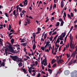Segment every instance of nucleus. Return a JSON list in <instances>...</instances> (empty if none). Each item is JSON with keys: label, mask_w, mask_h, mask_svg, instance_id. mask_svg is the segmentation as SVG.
I'll use <instances>...</instances> for the list:
<instances>
[{"label": "nucleus", "mask_w": 77, "mask_h": 77, "mask_svg": "<svg viewBox=\"0 0 77 77\" xmlns=\"http://www.w3.org/2000/svg\"><path fill=\"white\" fill-rule=\"evenodd\" d=\"M19 12H20L22 10V8H20V7H19Z\"/></svg>", "instance_id": "a19ab883"}, {"label": "nucleus", "mask_w": 77, "mask_h": 77, "mask_svg": "<svg viewBox=\"0 0 77 77\" xmlns=\"http://www.w3.org/2000/svg\"><path fill=\"white\" fill-rule=\"evenodd\" d=\"M18 65H19V67H21V66H22L23 65V63L21 62H20L18 64Z\"/></svg>", "instance_id": "2eb2a0df"}, {"label": "nucleus", "mask_w": 77, "mask_h": 77, "mask_svg": "<svg viewBox=\"0 0 77 77\" xmlns=\"http://www.w3.org/2000/svg\"><path fill=\"white\" fill-rule=\"evenodd\" d=\"M24 40H26V38L24 37L23 38V39L21 40V41H20L22 43L23 42H24V41H24Z\"/></svg>", "instance_id": "a211bd4d"}, {"label": "nucleus", "mask_w": 77, "mask_h": 77, "mask_svg": "<svg viewBox=\"0 0 77 77\" xmlns=\"http://www.w3.org/2000/svg\"><path fill=\"white\" fill-rule=\"evenodd\" d=\"M59 21H60V22H62V18H60V19H59Z\"/></svg>", "instance_id": "603ef678"}, {"label": "nucleus", "mask_w": 77, "mask_h": 77, "mask_svg": "<svg viewBox=\"0 0 77 77\" xmlns=\"http://www.w3.org/2000/svg\"><path fill=\"white\" fill-rule=\"evenodd\" d=\"M55 47H56L58 48L59 47V45H57V43H55Z\"/></svg>", "instance_id": "4c0bfd02"}, {"label": "nucleus", "mask_w": 77, "mask_h": 77, "mask_svg": "<svg viewBox=\"0 0 77 77\" xmlns=\"http://www.w3.org/2000/svg\"><path fill=\"white\" fill-rule=\"evenodd\" d=\"M21 20H20L19 21V25H20L21 24Z\"/></svg>", "instance_id": "a18cd8bd"}, {"label": "nucleus", "mask_w": 77, "mask_h": 77, "mask_svg": "<svg viewBox=\"0 0 77 77\" xmlns=\"http://www.w3.org/2000/svg\"><path fill=\"white\" fill-rule=\"evenodd\" d=\"M60 25V23H59V22H57L56 24V25H55V26L56 27H58Z\"/></svg>", "instance_id": "f3484780"}, {"label": "nucleus", "mask_w": 77, "mask_h": 77, "mask_svg": "<svg viewBox=\"0 0 77 77\" xmlns=\"http://www.w3.org/2000/svg\"><path fill=\"white\" fill-rule=\"evenodd\" d=\"M54 8H56V5L55 4H54V5L53 6V9H54Z\"/></svg>", "instance_id": "e433bc0d"}, {"label": "nucleus", "mask_w": 77, "mask_h": 77, "mask_svg": "<svg viewBox=\"0 0 77 77\" xmlns=\"http://www.w3.org/2000/svg\"><path fill=\"white\" fill-rule=\"evenodd\" d=\"M19 59H20V58H18L17 60H16V62H23V61L22 60Z\"/></svg>", "instance_id": "f8f14e48"}, {"label": "nucleus", "mask_w": 77, "mask_h": 77, "mask_svg": "<svg viewBox=\"0 0 77 77\" xmlns=\"http://www.w3.org/2000/svg\"><path fill=\"white\" fill-rule=\"evenodd\" d=\"M18 6H19H19H20V7H24V5H22V4L21 3H20V4L19 5H18Z\"/></svg>", "instance_id": "b1692460"}, {"label": "nucleus", "mask_w": 77, "mask_h": 77, "mask_svg": "<svg viewBox=\"0 0 77 77\" xmlns=\"http://www.w3.org/2000/svg\"><path fill=\"white\" fill-rule=\"evenodd\" d=\"M12 53H13L14 54H15V53H18V51H17L16 50L14 51L13 50V51L12 52Z\"/></svg>", "instance_id": "5701e85b"}, {"label": "nucleus", "mask_w": 77, "mask_h": 77, "mask_svg": "<svg viewBox=\"0 0 77 77\" xmlns=\"http://www.w3.org/2000/svg\"><path fill=\"white\" fill-rule=\"evenodd\" d=\"M5 62H2V64H1V66L2 67V66H5Z\"/></svg>", "instance_id": "ddd939ff"}, {"label": "nucleus", "mask_w": 77, "mask_h": 77, "mask_svg": "<svg viewBox=\"0 0 77 77\" xmlns=\"http://www.w3.org/2000/svg\"><path fill=\"white\" fill-rule=\"evenodd\" d=\"M63 23H64V22H63V20L61 22V23L60 24V26H62L63 25Z\"/></svg>", "instance_id": "4be33fe9"}, {"label": "nucleus", "mask_w": 77, "mask_h": 77, "mask_svg": "<svg viewBox=\"0 0 77 77\" xmlns=\"http://www.w3.org/2000/svg\"><path fill=\"white\" fill-rule=\"evenodd\" d=\"M56 60H54V59L52 60V62H51V64H53L54 63H55L56 62Z\"/></svg>", "instance_id": "dca6fc26"}, {"label": "nucleus", "mask_w": 77, "mask_h": 77, "mask_svg": "<svg viewBox=\"0 0 77 77\" xmlns=\"http://www.w3.org/2000/svg\"><path fill=\"white\" fill-rule=\"evenodd\" d=\"M12 27V26L10 24H9V28H8V30H11V27Z\"/></svg>", "instance_id": "4468645a"}, {"label": "nucleus", "mask_w": 77, "mask_h": 77, "mask_svg": "<svg viewBox=\"0 0 77 77\" xmlns=\"http://www.w3.org/2000/svg\"><path fill=\"white\" fill-rule=\"evenodd\" d=\"M71 17H74V15L73 14V13H72L71 12Z\"/></svg>", "instance_id": "ea45409f"}, {"label": "nucleus", "mask_w": 77, "mask_h": 77, "mask_svg": "<svg viewBox=\"0 0 77 77\" xmlns=\"http://www.w3.org/2000/svg\"><path fill=\"white\" fill-rule=\"evenodd\" d=\"M65 35H66V32H64V33H62L61 35H60V38H59L60 40L61 41H62L63 40V38H64L65 36Z\"/></svg>", "instance_id": "20e7f679"}, {"label": "nucleus", "mask_w": 77, "mask_h": 77, "mask_svg": "<svg viewBox=\"0 0 77 77\" xmlns=\"http://www.w3.org/2000/svg\"><path fill=\"white\" fill-rule=\"evenodd\" d=\"M59 42H60V41H59V38H58L55 43L57 44V43H59Z\"/></svg>", "instance_id": "aec40b11"}, {"label": "nucleus", "mask_w": 77, "mask_h": 77, "mask_svg": "<svg viewBox=\"0 0 77 77\" xmlns=\"http://www.w3.org/2000/svg\"><path fill=\"white\" fill-rule=\"evenodd\" d=\"M63 15L65 16V17H66V12H64V13Z\"/></svg>", "instance_id": "3c124183"}, {"label": "nucleus", "mask_w": 77, "mask_h": 77, "mask_svg": "<svg viewBox=\"0 0 77 77\" xmlns=\"http://www.w3.org/2000/svg\"><path fill=\"white\" fill-rule=\"evenodd\" d=\"M52 9V6H50V7L49 9V11H51Z\"/></svg>", "instance_id": "8fccbe9b"}, {"label": "nucleus", "mask_w": 77, "mask_h": 77, "mask_svg": "<svg viewBox=\"0 0 77 77\" xmlns=\"http://www.w3.org/2000/svg\"><path fill=\"white\" fill-rule=\"evenodd\" d=\"M41 48L42 50H43V51H44V50H45V48H44V47L43 46L42 47H41Z\"/></svg>", "instance_id": "473e14b6"}, {"label": "nucleus", "mask_w": 77, "mask_h": 77, "mask_svg": "<svg viewBox=\"0 0 77 77\" xmlns=\"http://www.w3.org/2000/svg\"><path fill=\"white\" fill-rule=\"evenodd\" d=\"M45 32H44L43 34H42V38L43 37V36H44V35H45Z\"/></svg>", "instance_id": "13d9d810"}, {"label": "nucleus", "mask_w": 77, "mask_h": 77, "mask_svg": "<svg viewBox=\"0 0 77 77\" xmlns=\"http://www.w3.org/2000/svg\"><path fill=\"white\" fill-rule=\"evenodd\" d=\"M2 41H3V40L1 38H0V42L2 43Z\"/></svg>", "instance_id": "052dcab7"}, {"label": "nucleus", "mask_w": 77, "mask_h": 77, "mask_svg": "<svg viewBox=\"0 0 77 77\" xmlns=\"http://www.w3.org/2000/svg\"><path fill=\"white\" fill-rule=\"evenodd\" d=\"M25 56H26L25 57H26V58L27 59H30V57H29L28 56H26V55H25Z\"/></svg>", "instance_id": "09e8293b"}, {"label": "nucleus", "mask_w": 77, "mask_h": 77, "mask_svg": "<svg viewBox=\"0 0 77 77\" xmlns=\"http://www.w3.org/2000/svg\"><path fill=\"white\" fill-rule=\"evenodd\" d=\"M69 38L71 40V41H73V37H72V34L71 33L70 34Z\"/></svg>", "instance_id": "9b49d317"}, {"label": "nucleus", "mask_w": 77, "mask_h": 77, "mask_svg": "<svg viewBox=\"0 0 77 77\" xmlns=\"http://www.w3.org/2000/svg\"><path fill=\"white\" fill-rule=\"evenodd\" d=\"M16 11L15 10H14V11L13 12L14 15H15V12H16Z\"/></svg>", "instance_id": "c03bdc74"}, {"label": "nucleus", "mask_w": 77, "mask_h": 77, "mask_svg": "<svg viewBox=\"0 0 77 77\" xmlns=\"http://www.w3.org/2000/svg\"><path fill=\"white\" fill-rule=\"evenodd\" d=\"M67 16H68V18H69L70 19H72V18L71 17V15H70L69 14H67Z\"/></svg>", "instance_id": "a878e982"}, {"label": "nucleus", "mask_w": 77, "mask_h": 77, "mask_svg": "<svg viewBox=\"0 0 77 77\" xmlns=\"http://www.w3.org/2000/svg\"><path fill=\"white\" fill-rule=\"evenodd\" d=\"M53 35H51V37L49 38V39H50V41L53 40Z\"/></svg>", "instance_id": "c756f323"}, {"label": "nucleus", "mask_w": 77, "mask_h": 77, "mask_svg": "<svg viewBox=\"0 0 77 77\" xmlns=\"http://www.w3.org/2000/svg\"><path fill=\"white\" fill-rule=\"evenodd\" d=\"M72 62L71 61H70V62L68 64V65H72Z\"/></svg>", "instance_id": "72a5a7b5"}, {"label": "nucleus", "mask_w": 77, "mask_h": 77, "mask_svg": "<svg viewBox=\"0 0 77 77\" xmlns=\"http://www.w3.org/2000/svg\"><path fill=\"white\" fill-rule=\"evenodd\" d=\"M11 42L12 44H14V39L12 38L11 40Z\"/></svg>", "instance_id": "6ab92c4d"}, {"label": "nucleus", "mask_w": 77, "mask_h": 77, "mask_svg": "<svg viewBox=\"0 0 77 77\" xmlns=\"http://www.w3.org/2000/svg\"><path fill=\"white\" fill-rule=\"evenodd\" d=\"M35 64H36V65H38V62H37V61H35Z\"/></svg>", "instance_id": "338daca9"}, {"label": "nucleus", "mask_w": 77, "mask_h": 77, "mask_svg": "<svg viewBox=\"0 0 77 77\" xmlns=\"http://www.w3.org/2000/svg\"><path fill=\"white\" fill-rule=\"evenodd\" d=\"M41 74L39 73H38V75L37 76V77H39L40 76H41Z\"/></svg>", "instance_id": "4d7b16f0"}, {"label": "nucleus", "mask_w": 77, "mask_h": 77, "mask_svg": "<svg viewBox=\"0 0 77 77\" xmlns=\"http://www.w3.org/2000/svg\"><path fill=\"white\" fill-rule=\"evenodd\" d=\"M32 72H36V70H33L32 71Z\"/></svg>", "instance_id": "69168bd1"}, {"label": "nucleus", "mask_w": 77, "mask_h": 77, "mask_svg": "<svg viewBox=\"0 0 77 77\" xmlns=\"http://www.w3.org/2000/svg\"><path fill=\"white\" fill-rule=\"evenodd\" d=\"M47 33H46L45 34L44 36V39H46V38H47Z\"/></svg>", "instance_id": "7c9ffc66"}, {"label": "nucleus", "mask_w": 77, "mask_h": 77, "mask_svg": "<svg viewBox=\"0 0 77 77\" xmlns=\"http://www.w3.org/2000/svg\"><path fill=\"white\" fill-rule=\"evenodd\" d=\"M45 62V63L46 65H47V58L45 57V59L41 62V63H44Z\"/></svg>", "instance_id": "1a4fd4ad"}, {"label": "nucleus", "mask_w": 77, "mask_h": 77, "mask_svg": "<svg viewBox=\"0 0 77 77\" xmlns=\"http://www.w3.org/2000/svg\"><path fill=\"white\" fill-rule=\"evenodd\" d=\"M48 68H51V65H50V63H49L48 64Z\"/></svg>", "instance_id": "58836bf2"}, {"label": "nucleus", "mask_w": 77, "mask_h": 77, "mask_svg": "<svg viewBox=\"0 0 77 77\" xmlns=\"http://www.w3.org/2000/svg\"><path fill=\"white\" fill-rule=\"evenodd\" d=\"M40 33V31H38L35 33V34H38V33Z\"/></svg>", "instance_id": "774afa93"}, {"label": "nucleus", "mask_w": 77, "mask_h": 77, "mask_svg": "<svg viewBox=\"0 0 77 77\" xmlns=\"http://www.w3.org/2000/svg\"><path fill=\"white\" fill-rule=\"evenodd\" d=\"M57 29V28H56L54 29L53 31H52V32H54V31H55V30H56V29Z\"/></svg>", "instance_id": "6e6d98bb"}, {"label": "nucleus", "mask_w": 77, "mask_h": 77, "mask_svg": "<svg viewBox=\"0 0 77 77\" xmlns=\"http://www.w3.org/2000/svg\"><path fill=\"white\" fill-rule=\"evenodd\" d=\"M64 73L66 75H68L69 74V71L68 70H65L64 72Z\"/></svg>", "instance_id": "0eeeda50"}, {"label": "nucleus", "mask_w": 77, "mask_h": 77, "mask_svg": "<svg viewBox=\"0 0 77 77\" xmlns=\"http://www.w3.org/2000/svg\"><path fill=\"white\" fill-rule=\"evenodd\" d=\"M27 0H25V1L24 3V6H26V5H25V3H26V2H27Z\"/></svg>", "instance_id": "de8ad7c7"}, {"label": "nucleus", "mask_w": 77, "mask_h": 77, "mask_svg": "<svg viewBox=\"0 0 77 77\" xmlns=\"http://www.w3.org/2000/svg\"><path fill=\"white\" fill-rule=\"evenodd\" d=\"M71 77H77V71L74 70L71 73Z\"/></svg>", "instance_id": "f257e3e1"}, {"label": "nucleus", "mask_w": 77, "mask_h": 77, "mask_svg": "<svg viewBox=\"0 0 77 77\" xmlns=\"http://www.w3.org/2000/svg\"><path fill=\"white\" fill-rule=\"evenodd\" d=\"M56 66V64L54 63L53 66H52V68H55Z\"/></svg>", "instance_id": "f704fd0d"}, {"label": "nucleus", "mask_w": 77, "mask_h": 77, "mask_svg": "<svg viewBox=\"0 0 77 77\" xmlns=\"http://www.w3.org/2000/svg\"><path fill=\"white\" fill-rule=\"evenodd\" d=\"M50 44V42H47L46 43V45L48 46V45H49V44Z\"/></svg>", "instance_id": "2f4dec72"}, {"label": "nucleus", "mask_w": 77, "mask_h": 77, "mask_svg": "<svg viewBox=\"0 0 77 77\" xmlns=\"http://www.w3.org/2000/svg\"><path fill=\"white\" fill-rule=\"evenodd\" d=\"M57 49H58V48H56V47H55V49H54L55 52L57 53Z\"/></svg>", "instance_id": "cd10ccee"}, {"label": "nucleus", "mask_w": 77, "mask_h": 77, "mask_svg": "<svg viewBox=\"0 0 77 77\" xmlns=\"http://www.w3.org/2000/svg\"><path fill=\"white\" fill-rule=\"evenodd\" d=\"M18 8H19V5H17L16 6V8L17 9V12H18Z\"/></svg>", "instance_id": "bb28decb"}, {"label": "nucleus", "mask_w": 77, "mask_h": 77, "mask_svg": "<svg viewBox=\"0 0 77 77\" xmlns=\"http://www.w3.org/2000/svg\"><path fill=\"white\" fill-rule=\"evenodd\" d=\"M60 5L61 8H63V6H64V2L63 0H62L61 2Z\"/></svg>", "instance_id": "9d476101"}, {"label": "nucleus", "mask_w": 77, "mask_h": 77, "mask_svg": "<svg viewBox=\"0 0 77 77\" xmlns=\"http://www.w3.org/2000/svg\"><path fill=\"white\" fill-rule=\"evenodd\" d=\"M21 45L23 46V47H26V45L24 43L21 44Z\"/></svg>", "instance_id": "c85d7f7f"}, {"label": "nucleus", "mask_w": 77, "mask_h": 77, "mask_svg": "<svg viewBox=\"0 0 77 77\" xmlns=\"http://www.w3.org/2000/svg\"><path fill=\"white\" fill-rule=\"evenodd\" d=\"M57 61L58 64H60V63L61 64L63 62H64V61L63 60V59H60L59 58L57 59Z\"/></svg>", "instance_id": "423d86ee"}, {"label": "nucleus", "mask_w": 77, "mask_h": 77, "mask_svg": "<svg viewBox=\"0 0 77 77\" xmlns=\"http://www.w3.org/2000/svg\"><path fill=\"white\" fill-rule=\"evenodd\" d=\"M0 35H1L0 36L2 38H3V34L2 33H0Z\"/></svg>", "instance_id": "49530a36"}, {"label": "nucleus", "mask_w": 77, "mask_h": 77, "mask_svg": "<svg viewBox=\"0 0 77 77\" xmlns=\"http://www.w3.org/2000/svg\"><path fill=\"white\" fill-rule=\"evenodd\" d=\"M61 69H62V68H60L59 69V71L57 72V73L56 75V76L58 74H60V73L62 72V70H61Z\"/></svg>", "instance_id": "6e6552de"}, {"label": "nucleus", "mask_w": 77, "mask_h": 77, "mask_svg": "<svg viewBox=\"0 0 77 77\" xmlns=\"http://www.w3.org/2000/svg\"><path fill=\"white\" fill-rule=\"evenodd\" d=\"M73 42V41H72V40H71V42L70 43V47L71 48V50H73L74 48V47H75V46H74V43L72 42Z\"/></svg>", "instance_id": "39448f33"}, {"label": "nucleus", "mask_w": 77, "mask_h": 77, "mask_svg": "<svg viewBox=\"0 0 77 77\" xmlns=\"http://www.w3.org/2000/svg\"><path fill=\"white\" fill-rule=\"evenodd\" d=\"M61 47H62V46H60L59 49V50H58V51H60V50H61Z\"/></svg>", "instance_id": "680f3d73"}, {"label": "nucleus", "mask_w": 77, "mask_h": 77, "mask_svg": "<svg viewBox=\"0 0 77 77\" xmlns=\"http://www.w3.org/2000/svg\"><path fill=\"white\" fill-rule=\"evenodd\" d=\"M36 47V46H33L32 48H33V50H35V48Z\"/></svg>", "instance_id": "864d4df0"}, {"label": "nucleus", "mask_w": 77, "mask_h": 77, "mask_svg": "<svg viewBox=\"0 0 77 77\" xmlns=\"http://www.w3.org/2000/svg\"><path fill=\"white\" fill-rule=\"evenodd\" d=\"M5 15L6 16V17H8V13H5Z\"/></svg>", "instance_id": "5fc2aeb1"}, {"label": "nucleus", "mask_w": 77, "mask_h": 77, "mask_svg": "<svg viewBox=\"0 0 77 77\" xmlns=\"http://www.w3.org/2000/svg\"><path fill=\"white\" fill-rule=\"evenodd\" d=\"M10 57L12 59V60H14V61H16L17 62L16 60H18V59H19V58L17 56L15 55V56H12L11 55L10 56Z\"/></svg>", "instance_id": "7ed1b4c3"}, {"label": "nucleus", "mask_w": 77, "mask_h": 77, "mask_svg": "<svg viewBox=\"0 0 77 77\" xmlns=\"http://www.w3.org/2000/svg\"><path fill=\"white\" fill-rule=\"evenodd\" d=\"M6 47H8L9 49V51H10V52H11V53H12L13 51H14V48H13L12 47V45H11V44H10L9 45H7L6 46Z\"/></svg>", "instance_id": "f03ea898"}, {"label": "nucleus", "mask_w": 77, "mask_h": 77, "mask_svg": "<svg viewBox=\"0 0 77 77\" xmlns=\"http://www.w3.org/2000/svg\"><path fill=\"white\" fill-rule=\"evenodd\" d=\"M22 71H23L24 73H26V70L25 69H21Z\"/></svg>", "instance_id": "412c9836"}, {"label": "nucleus", "mask_w": 77, "mask_h": 77, "mask_svg": "<svg viewBox=\"0 0 77 77\" xmlns=\"http://www.w3.org/2000/svg\"><path fill=\"white\" fill-rule=\"evenodd\" d=\"M36 72L35 73H33V74L32 75V76H35V75H36Z\"/></svg>", "instance_id": "37998d69"}, {"label": "nucleus", "mask_w": 77, "mask_h": 77, "mask_svg": "<svg viewBox=\"0 0 77 77\" xmlns=\"http://www.w3.org/2000/svg\"><path fill=\"white\" fill-rule=\"evenodd\" d=\"M9 37H10V39H12V37H13V36L11 35L10 36H9Z\"/></svg>", "instance_id": "bf43d9fd"}, {"label": "nucleus", "mask_w": 77, "mask_h": 77, "mask_svg": "<svg viewBox=\"0 0 77 77\" xmlns=\"http://www.w3.org/2000/svg\"><path fill=\"white\" fill-rule=\"evenodd\" d=\"M66 50V47H65L64 48V49L63 50V51H65Z\"/></svg>", "instance_id": "e2e57ef3"}, {"label": "nucleus", "mask_w": 77, "mask_h": 77, "mask_svg": "<svg viewBox=\"0 0 77 77\" xmlns=\"http://www.w3.org/2000/svg\"><path fill=\"white\" fill-rule=\"evenodd\" d=\"M41 28L38 27L37 28V31L38 32H40V31H41Z\"/></svg>", "instance_id": "c9c22d12"}, {"label": "nucleus", "mask_w": 77, "mask_h": 77, "mask_svg": "<svg viewBox=\"0 0 77 77\" xmlns=\"http://www.w3.org/2000/svg\"><path fill=\"white\" fill-rule=\"evenodd\" d=\"M41 41H44V38H42H42L41 39Z\"/></svg>", "instance_id": "0e129e2a"}, {"label": "nucleus", "mask_w": 77, "mask_h": 77, "mask_svg": "<svg viewBox=\"0 0 77 77\" xmlns=\"http://www.w3.org/2000/svg\"><path fill=\"white\" fill-rule=\"evenodd\" d=\"M20 46L19 45H17V46L16 47L18 48L17 50H20Z\"/></svg>", "instance_id": "393cba45"}, {"label": "nucleus", "mask_w": 77, "mask_h": 77, "mask_svg": "<svg viewBox=\"0 0 77 77\" xmlns=\"http://www.w3.org/2000/svg\"><path fill=\"white\" fill-rule=\"evenodd\" d=\"M56 33H57V32L56 31H55V32H54L52 35V36H53V35H55V34H56Z\"/></svg>", "instance_id": "79ce46f5"}]
</instances>
